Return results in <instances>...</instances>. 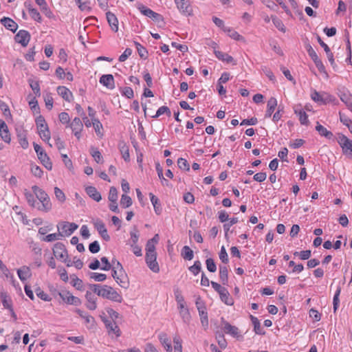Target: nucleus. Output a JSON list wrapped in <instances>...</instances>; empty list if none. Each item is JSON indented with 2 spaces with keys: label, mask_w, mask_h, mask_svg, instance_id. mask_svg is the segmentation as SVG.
I'll return each instance as SVG.
<instances>
[{
  "label": "nucleus",
  "mask_w": 352,
  "mask_h": 352,
  "mask_svg": "<svg viewBox=\"0 0 352 352\" xmlns=\"http://www.w3.org/2000/svg\"><path fill=\"white\" fill-rule=\"evenodd\" d=\"M89 288L97 294L104 298L111 301L121 302L122 301V296L118 294L112 287L107 285L90 284Z\"/></svg>",
  "instance_id": "obj_1"
},
{
  "label": "nucleus",
  "mask_w": 352,
  "mask_h": 352,
  "mask_svg": "<svg viewBox=\"0 0 352 352\" xmlns=\"http://www.w3.org/2000/svg\"><path fill=\"white\" fill-rule=\"evenodd\" d=\"M32 189L38 199L36 208L43 212L50 211L52 209V203L48 195L37 186H33Z\"/></svg>",
  "instance_id": "obj_2"
},
{
  "label": "nucleus",
  "mask_w": 352,
  "mask_h": 352,
  "mask_svg": "<svg viewBox=\"0 0 352 352\" xmlns=\"http://www.w3.org/2000/svg\"><path fill=\"white\" fill-rule=\"evenodd\" d=\"M34 148L37 154L38 158L41 161V164L49 170L52 168V163L43 148L38 144L33 143Z\"/></svg>",
  "instance_id": "obj_3"
},
{
  "label": "nucleus",
  "mask_w": 352,
  "mask_h": 352,
  "mask_svg": "<svg viewBox=\"0 0 352 352\" xmlns=\"http://www.w3.org/2000/svg\"><path fill=\"white\" fill-rule=\"evenodd\" d=\"M78 227V226L75 223H69L68 221H63L57 225L58 230L60 233H63V236H70Z\"/></svg>",
  "instance_id": "obj_4"
},
{
  "label": "nucleus",
  "mask_w": 352,
  "mask_h": 352,
  "mask_svg": "<svg viewBox=\"0 0 352 352\" xmlns=\"http://www.w3.org/2000/svg\"><path fill=\"white\" fill-rule=\"evenodd\" d=\"M112 268L118 270V272L119 274V276H120L121 281L120 283H122L121 287L124 289H127L129 287V280L127 276V274L126 273L124 269L123 268L122 264L119 261H116V263L115 265H111Z\"/></svg>",
  "instance_id": "obj_5"
},
{
  "label": "nucleus",
  "mask_w": 352,
  "mask_h": 352,
  "mask_svg": "<svg viewBox=\"0 0 352 352\" xmlns=\"http://www.w3.org/2000/svg\"><path fill=\"white\" fill-rule=\"evenodd\" d=\"M338 142L342 148L343 153L352 155V141L346 135L339 134Z\"/></svg>",
  "instance_id": "obj_6"
},
{
  "label": "nucleus",
  "mask_w": 352,
  "mask_h": 352,
  "mask_svg": "<svg viewBox=\"0 0 352 352\" xmlns=\"http://www.w3.org/2000/svg\"><path fill=\"white\" fill-rule=\"evenodd\" d=\"M177 8L179 12L186 16L192 15V7L191 6L189 0H175Z\"/></svg>",
  "instance_id": "obj_7"
},
{
  "label": "nucleus",
  "mask_w": 352,
  "mask_h": 352,
  "mask_svg": "<svg viewBox=\"0 0 352 352\" xmlns=\"http://www.w3.org/2000/svg\"><path fill=\"white\" fill-rule=\"evenodd\" d=\"M58 295L61 299L69 305L78 306L81 304V300L78 297L73 296L68 291L58 292Z\"/></svg>",
  "instance_id": "obj_8"
},
{
  "label": "nucleus",
  "mask_w": 352,
  "mask_h": 352,
  "mask_svg": "<svg viewBox=\"0 0 352 352\" xmlns=\"http://www.w3.org/2000/svg\"><path fill=\"white\" fill-rule=\"evenodd\" d=\"M157 254L146 252L145 260L146 263L151 270L153 272H159L160 267L156 261Z\"/></svg>",
  "instance_id": "obj_9"
},
{
  "label": "nucleus",
  "mask_w": 352,
  "mask_h": 352,
  "mask_svg": "<svg viewBox=\"0 0 352 352\" xmlns=\"http://www.w3.org/2000/svg\"><path fill=\"white\" fill-rule=\"evenodd\" d=\"M311 98L314 102L322 104H325L332 100L331 96L324 92L320 94L316 90H314L313 91H311Z\"/></svg>",
  "instance_id": "obj_10"
},
{
  "label": "nucleus",
  "mask_w": 352,
  "mask_h": 352,
  "mask_svg": "<svg viewBox=\"0 0 352 352\" xmlns=\"http://www.w3.org/2000/svg\"><path fill=\"white\" fill-rule=\"evenodd\" d=\"M93 223L94 228L97 230L100 236L105 241H109L110 240V236L108 234L104 223L102 220L98 219L94 221Z\"/></svg>",
  "instance_id": "obj_11"
},
{
  "label": "nucleus",
  "mask_w": 352,
  "mask_h": 352,
  "mask_svg": "<svg viewBox=\"0 0 352 352\" xmlns=\"http://www.w3.org/2000/svg\"><path fill=\"white\" fill-rule=\"evenodd\" d=\"M53 254L57 259L60 260H63L68 256L65 245L60 242L54 244Z\"/></svg>",
  "instance_id": "obj_12"
},
{
  "label": "nucleus",
  "mask_w": 352,
  "mask_h": 352,
  "mask_svg": "<svg viewBox=\"0 0 352 352\" xmlns=\"http://www.w3.org/2000/svg\"><path fill=\"white\" fill-rule=\"evenodd\" d=\"M30 34L24 30H19L14 36L16 43H20L23 47H26L30 40Z\"/></svg>",
  "instance_id": "obj_13"
},
{
  "label": "nucleus",
  "mask_w": 352,
  "mask_h": 352,
  "mask_svg": "<svg viewBox=\"0 0 352 352\" xmlns=\"http://www.w3.org/2000/svg\"><path fill=\"white\" fill-rule=\"evenodd\" d=\"M104 325L109 336L115 335L116 337L120 336V329L115 321L111 320H106L104 321Z\"/></svg>",
  "instance_id": "obj_14"
},
{
  "label": "nucleus",
  "mask_w": 352,
  "mask_h": 352,
  "mask_svg": "<svg viewBox=\"0 0 352 352\" xmlns=\"http://www.w3.org/2000/svg\"><path fill=\"white\" fill-rule=\"evenodd\" d=\"M221 322L223 324V330L225 333L229 334L234 338L239 337V329L235 326L231 325L229 322L226 321L223 318H221Z\"/></svg>",
  "instance_id": "obj_15"
},
{
  "label": "nucleus",
  "mask_w": 352,
  "mask_h": 352,
  "mask_svg": "<svg viewBox=\"0 0 352 352\" xmlns=\"http://www.w3.org/2000/svg\"><path fill=\"white\" fill-rule=\"evenodd\" d=\"M317 41L319 43L320 45L324 49L327 56L328 58L329 61L330 62L331 66L334 67L336 66V63L333 58V54L331 52L329 47L321 39L319 35H317Z\"/></svg>",
  "instance_id": "obj_16"
},
{
  "label": "nucleus",
  "mask_w": 352,
  "mask_h": 352,
  "mask_svg": "<svg viewBox=\"0 0 352 352\" xmlns=\"http://www.w3.org/2000/svg\"><path fill=\"white\" fill-rule=\"evenodd\" d=\"M16 136L21 147L24 149L27 148L29 146L27 140V131L22 128L16 129Z\"/></svg>",
  "instance_id": "obj_17"
},
{
  "label": "nucleus",
  "mask_w": 352,
  "mask_h": 352,
  "mask_svg": "<svg viewBox=\"0 0 352 352\" xmlns=\"http://www.w3.org/2000/svg\"><path fill=\"white\" fill-rule=\"evenodd\" d=\"M0 136L1 139L6 143H10L11 141L10 134L6 122L0 120Z\"/></svg>",
  "instance_id": "obj_18"
},
{
  "label": "nucleus",
  "mask_w": 352,
  "mask_h": 352,
  "mask_svg": "<svg viewBox=\"0 0 352 352\" xmlns=\"http://www.w3.org/2000/svg\"><path fill=\"white\" fill-rule=\"evenodd\" d=\"M1 25H3L6 29L12 31L14 33L18 28L17 23L9 17H3L0 21Z\"/></svg>",
  "instance_id": "obj_19"
},
{
  "label": "nucleus",
  "mask_w": 352,
  "mask_h": 352,
  "mask_svg": "<svg viewBox=\"0 0 352 352\" xmlns=\"http://www.w3.org/2000/svg\"><path fill=\"white\" fill-rule=\"evenodd\" d=\"M100 82L110 89L115 87L114 78L111 74L102 75L100 78Z\"/></svg>",
  "instance_id": "obj_20"
},
{
  "label": "nucleus",
  "mask_w": 352,
  "mask_h": 352,
  "mask_svg": "<svg viewBox=\"0 0 352 352\" xmlns=\"http://www.w3.org/2000/svg\"><path fill=\"white\" fill-rule=\"evenodd\" d=\"M107 21L111 30L116 32L118 30V20L116 15L111 12L109 11L106 13Z\"/></svg>",
  "instance_id": "obj_21"
},
{
  "label": "nucleus",
  "mask_w": 352,
  "mask_h": 352,
  "mask_svg": "<svg viewBox=\"0 0 352 352\" xmlns=\"http://www.w3.org/2000/svg\"><path fill=\"white\" fill-rule=\"evenodd\" d=\"M85 298L87 301L86 307L89 310H95L97 308L96 298L89 291H87L85 294Z\"/></svg>",
  "instance_id": "obj_22"
},
{
  "label": "nucleus",
  "mask_w": 352,
  "mask_h": 352,
  "mask_svg": "<svg viewBox=\"0 0 352 352\" xmlns=\"http://www.w3.org/2000/svg\"><path fill=\"white\" fill-rule=\"evenodd\" d=\"M87 194L94 201L98 202L102 199L100 193L97 190L94 186H87L85 188Z\"/></svg>",
  "instance_id": "obj_23"
},
{
  "label": "nucleus",
  "mask_w": 352,
  "mask_h": 352,
  "mask_svg": "<svg viewBox=\"0 0 352 352\" xmlns=\"http://www.w3.org/2000/svg\"><path fill=\"white\" fill-rule=\"evenodd\" d=\"M17 274L22 282H24L32 276L30 267L25 265L17 270Z\"/></svg>",
  "instance_id": "obj_24"
},
{
  "label": "nucleus",
  "mask_w": 352,
  "mask_h": 352,
  "mask_svg": "<svg viewBox=\"0 0 352 352\" xmlns=\"http://www.w3.org/2000/svg\"><path fill=\"white\" fill-rule=\"evenodd\" d=\"M159 340L167 352H171L173 350L172 345L170 340L168 338L167 335L162 333L159 335Z\"/></svg>",
  "instance_id": "obj_25"
},
{
  "label": "nucleus",
  "mask_w": 352,
  "mask_h": 352,
  "mask_svg": "<svg viewBox=\"0 0 352 352\" xmlns=\"http://www.w3.org/2000/svg\"><path fill=\"white\" fill-rule=\"evenodd\" d=\"M57 92L59 96L68 102L70 101V98L73 97L72 93L64 86H58L57 87Z\"/></svg>",
  "instance_id": "obj_26"
},
{
  "label": "nucleus",
  "mask_w": 352,
  "mask_h": 352,
  "mask_svg": "<svg viewBox=\"0 0 352 352\" xmlns=\"http://www.w3.org/2000/svg\"><path fill=\"white\" fill-rule=\"evenodd\" d=\"M228 35L234 40L245 42V38L240 35L236 31L231 28L226 27L224 28V31Z\"/></svg>",
  "instance_id": "obj_27"
},
{
  "label": "nucleus",
  "mask_w": 352,
  "mask_h": 352,
  "mask_svg": "<svg viewBox=\"0 0 352 352\" xmlns=\"http://www.w3.org/2000/svg\"><path fill=\"white\" fill-rule=\"evenodd\" d=\"M340 100L345 103L348 109L352 112V96L348 91H344L340 96Z\"/></svg>",
  "instance_id": "obj_28"
},
{
  "label": "nucleus",
  "mask_w": 352,
  "mask_h": 352,
  "mask_svg": "<svg viewBox=\"0 0 352 352\" xmlns=\"http://www.w3.org/2000/svg\"><path fill=\"white\" fill-rule=\"evenodd\" d=\"M316 130L321 136H324L327 139H331L333 134L330 131H328L325 127L321 125L318 122H316Z\"/></svg>",
  "instance_id": "obj_29"
},
{
  "label": "nucleus",
  "mask_w": 352,
  "mask_h": 352,
  "mask_svg": "<svg viewBox=\"0 0 352 352\" xmlns=\"http://www.w3.org/2000/svg\"><path fill=\"white\" fill-rule=\"evenodd\" d=\"M277 105V100L275 98L272 97L267 102V109L265 112V118H270L272 114L275 110V108Z\"/></svg>",
  "instance_id": "obj_30"
},
{
  "label": "nucleus",
  "mask_w": 352,
  "mask_h": 352,
  "mask_svg": "<svg viewBox=\"0 0 352 352\" xmlns=\"http://www.w3.org/2000/svg\"><path fill=\"white\" fill-rule=\"evenodd\" d=\"M219 278L223 285L228 283V270L226 265H219Z\"/></svg>",
  "instance_id": "obj_31"
},
{
  "label": "nucleus",
  "mask_w": 352,
  "mask_h": 352,
  "mask_svg": "<svg viewBox=\"0 0 352 352\" xmlns=\"http://www.w3.org/2000/svg\"><path fill=\"white\" fill-rule=\"evenodd\" d=\"M149 197L151 199V201L154 207L155 213L157 214H160L162 211V208L161 207L159 199L156 196H155L152 192L149 193Z\"/></svg>",
  "instance_id": "obj_32"
},
{
  "label": "nucleus",
  "mask_w": 352,
  "mask_h": 352,
  "mask_svg": "<svg viewBox=\"0 0 352 352\" xmlns=\"http://www.w3.org/2000/svg\"><path fill=\"white\" fill-rule=\"evenodd\" d=\"M251 321L254 325V331L258 335H265V332L263 330L261 323L256 317L250 316Z\"/></svg>",
  "instance_id": "obj_33"
},
{
  "label": "nucleus",
  "mask_w": 352,
  "mask_h": 352,
  "mask_svg": "<svg viewBox=\"0 0 352 352\" xmlns=\"http://www.w3.org/2000/svg\"><path fill=\"white\" fill-rule=\"evenodd\" d=\"M35 122L39 131H47V129H49L48 125L47 124L43 116L39 115L38 116H37L35 120Z\"/></svg>",
  "instance_id": "obj_34"
},
{
  "label": "nucleus",
  "mask_w": 352,
  "mask_h": 352,
  "mask_svg": "<svg viewBox=\"0 0 352 352\" xmlns=\"http://www.w3.org/2000/svg\"><path fill=\"white\" fill-rule=\"evenodd\" d=\"M294 113L298 115L301 124L307 125L309 124L308 116L304 111L295 108Z\"/></svg>",
  "instance_id": "obj_35"
},
{
  "label": "nucleus",
  "mask_w": 352,
  "mask_h": 352,
  "mask_svg": "<svg viewBox=\"0 0 352 352\" xmlns=\"http://www.w3.org/2000/svg\"><path fill=\"white\" fill-rule=\"evenodd\" d=\"M1 300L3 304V306L8 309H11L12 308V300L10 297L8 295L6 292H1Z\"/></svg>",
  "instance_id": "obj_36"
},
{
  "label": "nucleus",
  "mask_w": 352,
  "mask_h": 352,
  "mask_svg": "<svg viewBox=\"0 0 352 352\" xmlns=\"http://www.w3.org/2000/svg\"><path fill=\"white\" fill-rule=\"evenodd\" d=\"M181 255L184 259L190 261L193 258L194 253L189 246L185 245L182 250Z\"/></svg>",
  "instance_id": "obj_37"
},
{
  "label": "nucleus",
  "mask_w": 352,
  "mask_h": 352,
  "mask_svg": "<svg viewBox=\"0 0 352 352\" xmlns=\"http://www.w3.org/2000/svg\"><path fill=\"white\" fill-rule=\"evenodd\" d=\"M119 149L124 160L125 162H129L130 160V154L128 146L124 143L120 144Z\"/></svg>",
  "instance_id": "obj_38"
},
{
  "label": "nucleus",
  "mask_w": 352,
  "mask_h": 352,
  "mask_svg": "<svg viewBox=\"0 0 352 352\" xmlns=\"http://www.w3.org/2000/svg\"><path fill=\"white\" fill-rule=\"evenodd\" d=\"M28 82L35 96L39 97L41 96V89L38 81L30 78Z\"/></svg>",
  "instance_id": "obj_39"
},
{
  "label": "nucleus",
  "mask_w": 352,
  "mask_h": 352,
  "mask_svg": "<svg viewBox=\"0 0 352 352\" xmlns=\"http://www.w3.org/2000/svg\"><path fill=\"white\" fill-rule=\"evenodd\" d=\"M219 294L220 296L221 301L223 302L225 304L228 305H233V299L230 297V294L226 288L225 289V292H221Z\"/></svg>",
  "instance_id": "obj_40"
},
{
  "label": "nucleus",
  "mask_w": 352,
  "mask_h": 352,
  "mask_svg": "<svg viewBox=\"0 0 352 352\" xmlns=\"http://www.w3.org/2000/svg\"><path fill=\"white\" fill-rule=\"evenodd\" d=\"M199 315L200 316V320L202 326L206 329L208 327V313L206 309H201L200 310V308H199Z\"/></svg>",
  "instance_id": "obj_41"
},
{
  "label": "nucleus",
  "mask_w": 352,
  "mask_h": 352,
  "mask_svg": "<svg viewBox=\"0 0 352 352\" xmlns=\"http://www.w3.org/2000/svg\"><path fill=\"white\" fill-rule=\"evenodd\" d=\"M272 21L275 25V27L282 32H286V28L285 27L283 21L278 18L276 16L272 15L271 16Z\"/></svg>",
  "instance_id": "obj_42"
},
{
  "label": "nucleus",
  "mask_w": 352,
  "mask_h": 352,
  "mask_svg": "<svg viewBox=\"0 0 352 352\" xmlns=\"http://www.w3.org/2000/svg\"><path fill=\"white\" fill-rule=\"evenodd\" d=\"M69 126H70L72 131H82L83 129L82 122L79 118H75Z\"/></svg>",
  "instance_id": "obj_43"
},
{
  "label": "nucleus",
  "mask_w": 352,
  "mask_h": 352,
  "mask_svg": "<svg viewBox=\"0 0 352 352\" xmlns=\"http://www.w3.org/2000/svg\"><path fill=\"white\" fill-rule=\"evenodd\" d=\"M164 113H166L168 116H170V115H171L170 110L168 107L162 106L161 107H160L157 109L155 115L151 116V117L154 118H157Z\"/></svg>",
  "instance_id": "obj_44"
},
{
  "label": "nucleus",
  "mask_w": 352,
  "mask_h": 352,
  "mask_svg": "<svg viewBox=\"0 0 352 352\" xmlns=\"http://www.w3.org/2000/svg\"><path fill=\"white\" fill-rule=\"evenodd\" d=\"M120 205L122 208H126L132 205L131 198L126 194H123L120 199Z\"/></svg>",
  "instance_id": "obj_45"
},
{
  "label": "nucleus",
  "mask_w": 352,
  "mask_h": 352,
  "mask_svg": "<svg viewBox=\"0 0 352 352\" xmlns=\"http://www.w3.org/2000/svg\"><path fill=\"white\" fill-rule=\"evenodd\" d=\"M188 270L195 276L197 275L201 270V263L199 261H195L194 264L188 267Z\"/></svg>",
  "instance_id": "obj_46"
},
{
  "label": "nucleus",
  "mask_w": 352,
  "mask_h": 352,
  "mask_svg": "<svg viewBox=\"0 0 352 352\" xmlns=\"http://www.w3.org/2000/svg\"><path fill=\"white\" fill-rule=\"evenodd\" d=\"M138 8L142 14L149 18H151V16L153 15L155 12L154 11H153L152 10L142 4H139Z\"/></svg>",
  "instance_id": "obj_47"
},
{
  "label": "nucleus",
  "mask_w": 352,
  "mask_h": 352,
  "mask_svg": "<svg viewBox=\"0 0 352 352\" xmlns=\"http://www.w3.org/2000/svg\"><path fill=\"white\" fill-rule=\"evenodd\" d=\"M43 98L46 108L51 110L53 107V98L52 96V94L47 92L43 95Z\"/></svg>",
  "instance_id": "obj_48"
},
{
  "label": "nucleus",
  "mask_w": 352,
  "mask_h": 352,
  "mask_svg": "<svg viewBox=\"0 0 352 352\" xmlns=\"http://www.w3.org/2000/svg\"><path fill=\"white\" fill-rule=\"evenodd\" d=\"M90 153L92 155V157L94 158V160L97 163H102V162L103 157H102L100 152L97 148H95L92 147L91 148Z\"/></svg>",
  "instance_id": "obj_49"
},
{
  "label": "nucleus",
  "mask_w": 352,
  "mask_h": 352,
  "mask_svg": "<svg viewBox=\"0 0 352 352\" xmlns=\"http://www.w3.org/2000/svg\"><path fill=\"white\" fill-rule=\"evenodd\" d=\"M216 338L217 340L218 344L220 348L224 349L227 347V341L225 339L224 335L222 333H217L216 335Z\"/></svg>",
  "instance_id": "obj_50"
},
{
  "label": "nucleus",
  "mask_w": 352,
  "mask_h": 352,
  "mask_svg": "<svg viewBox=\"0 0 352 352\" xmlns=\"http://www.w3.org/2000/svg\"><path fill=\"white\" fill-rule=\"evenodd\" d=\"M90 278L94 279L97 282H102L106 280L107 275L104 274H100L96 272H89Z\"/></svg>",
  "instance_id": "obj_51"
},
{
  "label": "nucleus",
  "mask_w": 352,
  "mask_h": 352,
  "mask_svg": "<svg viewBox=\"0 0 352 352\" xmlns=\"http://www.w3.org/2000/svg\"><path fill=\"white\" fill-rule=\"evenodd\" d=\"M130 236H131V243H129L130 245L137 244L138 239H139V231L137 229V228H135V227L133 228V229L130 232Z\"/></svg>",
  "instance_id": "obj_52"
},
{
  "label": "nucleus",
  "mask_w": 352,
  "mask_h": 352,
  "mask_svg": "<svg viewBox=\"0 0 352 352\" xmlns=\"http://www.w3.org/2000/svg\"><path fill=\"white\" fill-rule=\"evenodd\" d=\"M61 236H63V233H60V232H58V233L50 234L43 237L42 240L47 242H52L59 239Z\"/></svg>",
  "instance_id": "obj_53"
},
{
  "label": "nucleus",
  "mask_w": 352,
  "mask_h": 352,
  "mask_svg": "<svg viewBox=\"0 0 352 352\" xmlns=\"http://www.w3.org/2000/svg\"><path fill=\"white\" fill-rule=\"evenodd\" d=\"M239 221L238 218L232 217L230 219L229 223H226L223 224V230L225 231V236H228V232L230 230V228L234 224H236Z\"/></svg>",
  "instance_id": "obj_54"
},
{
  "label": "nucleus",
  "mask_w": 352,
  "mask_h": 352,
  "mask_svg": "<svg viewBox=\"0 0 352 352\" xmlns=\"http://www.w3.org/2000/svg\"><path fill=\"white\" fill-rule=\"evenodd\" d=\"M25 196L29 205L33 208H36L38 201L35 199L34 195L31 192H27L25 193Z\"/></svg>",
  "instance_id": "obj_55"
},
{
  "label": "nucleus",
  "mask_w": 352,
  "mask_h": 352,
  "mask_svg": "<svg viewBox=\"0 0 352 352\" xmlns=\"http://www.w3.org/2000/svg\"><path fill=\"white\" fill-rule=\"evenodd\" d=\"M177 165L180 169L190 170V165L186 160L180 157L177 160Z\"/></svg>",
  "instance_id": "obj_56"
},
{
  "label": "nucleus",
  "mask_w": 352,
  "mask_h": 352,
  "mask_svg": "<svg viewBox=\"0 0 352 352\" xmlns=\"http://www.w3.org/2000/svg\"><path fill=\"white\" fill-rule=\"evenodd\" d=\"M35 292L36 296L41 300L47 302L51 300V298L49 297V296L47 294H45L40 287H37L36 289H35Z\"/></svg>",
  "instance_id": "obj_57"
},
{
  "label": "nucleus",
  "mask_w": 352,
  "mask_h": 352,
  "mask_svg": "<svg viewBox=\"0 0 352 352\" xmlns=\"http://www.w3.org/2000/svg\"><path fill=\"white\" fill-rule=\"evenodd\" d=\"M54 194H55L56 198L61 203H63L65 201V199H66L65 195L63 192V190H60L59 188H58V187L54 188Z\"/></svg>",
  "instance_id": "obj_58"
},
{
  "label": "nucleus",
  "mask_w": 352,
  "mask_h": 352,
  "mask_svg": "<svg viewBox=\"0 0 352 352\" xmlns=\"http://www.w3.org/2000/svg\"><path fill=\"white\" fill-rule=\"evenodd\" d=\"M85 324L87 325V328L89 329H94L96 327V322L94 317L91 315L88 314L86 316V318L84 319Z\"/></svg>",
  "instance_id": "obj_59"
},
{
  "label": "nucleus",
  "mask_w": 352,
  "mask_h": 352,
  "mask_svg": "<svg viewBox=\"0 0 352 352\" xmlns=\"http://www.w3.org/2000/svg\"><path fill=\"white\" fill-rule=\"evenodd\" d=\"M175 352H182V340L176 336L173 338Z\"/></svg>",
  "instance_id": "obj_60"
},
{
  "label": "nucleus",
  "mask_w": 352,
  "mask_h": 352,
  "mask_svg": "<svg viewBox=\"0 0 352 352\" xmlns=\"http://www.w3.org/2000/svg\"><path fill=\"white\" fill-rule=\"evenodd\" d=\"M29 105L30 109L34 113H40V107L38 104V101L36 99V97L33 98L30 102Z\"/></svg>",
  "instance_id": "obj_61"
},
{
  "label": "nucleus",
  "mask_w": 352,
  "mask_h": 352,
  "mask_svg": "<svg viewBox=\"0 0 352 352\" xmlns=\"http://www.w3.org/2000/svg\"><path fill=\"white\" fill-rule=\"evenodd\" d=\"M28 10H29V13H30L31 17L34 20H35L38 22H41V14L36 9L32 8H29Z\"/></svg>",
  "instance_id": "obj_62"
},
{
  "label": "nucleus",
  "mask_w": 352,
  "mask_h": 352,
  "mask_svg": "<svg viewBox=\"0 0 352 352\" xmlns=\"http://www.w3.org/2000/svg\"><path fill=\"white\" fill-rule=\"evenodd\" d=\"M179 314L182 318V320L185 323H189L191 319V316L189 309L179 311Z\"/></svg>",
  "instance_id": "obj_63"
},
{
  "label": "nucleus",
  "mask_w": 352,
  "mask_h": 352,
  "mask_svg": "<svg viewBox=\"0 0 352 352\" xmlns=\"http://www.w3.org/2000/svg\"><path fill=\"white\" fill-rule=\"evenodd\" d=\"M207 269L210 272H215L217 270V266L214 260L211 258H207L206 261Z\"/></svg>",
  "instance_id": "obj_64"
}]
</instances>
